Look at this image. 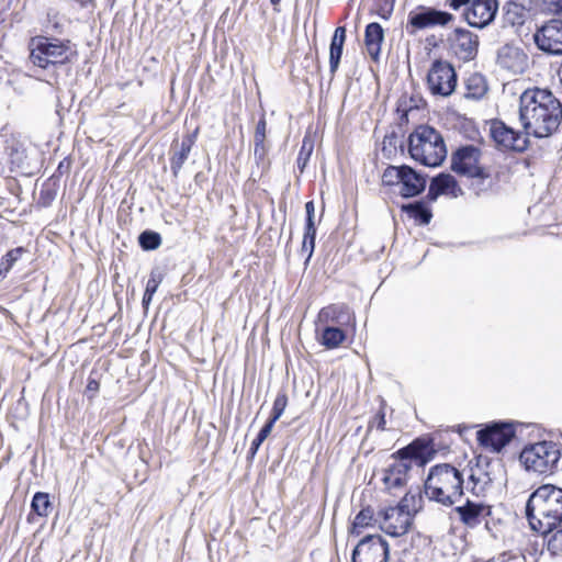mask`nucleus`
Masks as SVG:
<instances>
[{"instance_id": "10", "label": "nucleus", "mask_w": 562, "mask_h": 562, "mask_svg": "<svg viewBox=\"0 0 562 562\" xmlns=\"http://www.w3.org/2000/svg\"><path fill=\"white\" fill-rule=\"evenodd\" d=\"M457 81V72L450 63L442 59L432 61L427 74V85L434 95H451L456 90Z\"/></svg>"}, {"instance_id": "22", "label": "nucleus", "mask_w": 562, "mask_h": 562, "mask_svg": "<svg viewBox=\"0 0 562 562\" xmlns=\"http://www.w3.org/2000/svg\"><path fill=\"white\" fill-rule=\"evenodd\" d=\"M346 42V27L345 26H338L334 35L331 37L330 44H329V71L331 76L336 74L338 70L342 52H344V45Z\"/></svg>"}, {"instance_id": "50", "label": "nucleus", "mask_w": 562, "mask_h": 562, "mask_svg": "<svg viewBox=\"0 0 562 562\" xmlns=\"http://www.w3.org/2000/svg\"><path fill=\"white\" fill-rule=\"evenodd\" d=\"M385 414L380 411L375 417H374V420L372 422V424L370 425V427L372 426H375L379 430H384L385 429Z\"/></svg>"}, {"instance_id": "61", "label": "nucleus", "mask_w": 562, "mask_h": 562, "mask_svg": "<svg viewBox=\"0 0 562 562\" xmlns=\"http://www.w3.org/2000/svg\"><path fill=\"white\" fill-rule=\"evenodd\" d=\"M78 2L82 8H87L90 4H93V0H75Z\"/></svg>"}, {"instance_id": "53", "label": "nucleus", "mask_w": 562, "mask_h": 562, "mask_svg": "<svg viewBox=\"0 0 562 562\" xmlns=\"http://www.w3.org/2000/svg\"><path fill=\"white\" fill-rule=\"evenodd\" d=\"M439 195H441V192L436 190V187H434V184L430 183L426 195L427 201L435 202L439 198Z\"/></svg>"}, {"instance_id": "62", "label": "nucleus", "mask_w": 562, "mask_h": 562, "mask_svg": "<svg viewBox=\"0 0 562 562\" xmlns=\"http://www.w3.org/2000/svg\"><path fill=\"white\" fill-rule=\"evenodd\" d=\"M281 0H270V3L273 5L274 11L279 12L280 9L278 5L280 4Z\"/></svg>"}, {"instance_id": "25", "label": "nucleus", "mask_w": 562, "mask_h": 562, "mask_svg": "<svg viewBox=\"0 0 562 562\" xmlns=\"http://www.w3.org/2000/svg\"><path fill=\"white\" fill-rule=\"evenodd\" d=\"M465 89L467 99L480 100L487 92V83L482 75L473 74L467 79Z\"/></svg>"}, {"instance_id": "24", "label": "nucleus", "mask_w": 562, "mask_h": 562, "mask_svg": "<svg viewBox=\"0 0 562 562\" xmlns=\"http://www.w3.org/2000/svg\"><path fill=\"white\" fill-rule=\"evenodd\" d=\"M401 210L409 217L414 218L419 225H428L432 218L431 209L423 199L412 203L403 204Z\"/></svg>"}, {"instance_id": "58", "label": "nucleus", "mask_w": 562, "mask_h": 562, "mask_svg": "<svg viewBox=\"0 0 562 562\" xmlns=\"http://www.w3.org/2000/svg\"><path fill=\"white\" fill-rule=\"evenodd\" d=\"M153 296H154L153 294H149V296H148V293L144 292L142 304L145 308H147L149 306V304L151 303Z\"/></svg>"}, {"instance_id": "21", "label": "nucleus", "mask_w": 562, "mask_h": 562, "mask_svg": "<svg viewBox=\"0 0 562 562\" xmlns=\"http://www.w3.org/2000/svg\"><path fill=\"white\" fill-rule=\"evenodd\" d=\"M384 41V30L378 22H371L364 30V44L369 56L378 61L381 53V45Z\"/></svg>"}, {"instance_id": "49", "label": "nucleus", "mask_w": 562, "mask_h": 562, "mask_svg": "<svg viewBox=\"0 0 562 562\" xmlns=\"http://www.w3.org/2000/svg\"><path fill=\"white\" fill-rule=\"evenodd\" d=\"M55 199V193L49 190H42L40 193V204L43 206H48L50 202Z\"/></svg>"}, {"instance_id": "51", "label": "nucleus", "mask_w": 562, "mask_h": 562, "mask_svg": "<svg viewBox=\"0 0 562 562\" xmlns=\"http://www.w3.org/2000/svg\"><path fill=\"white\" fill-rule=\"evenodd\" d=\"M548 4V9L554 14L562 13V0H544Z\"/></svg>"}, {"instance_id": "5", "label": "nucleus", "mask_w": 562, "mask_h": 562, "mask_svg": "<svg viewBox=\"0 0 562 562\" xmlns=\"http://www.w3.org/2000/svg\"><path fill=\"white\" fill-rule=\"evenodd\" d=\"M412 159L426 167H439L447 157L442 135L432 126L418 125L407 139Z\"/></svg>"}, {"instance_id": "4", "label": "nucleus", "mask_w": 562, "mask_h": 562, "mask_svg": "<svg viewBox=\"0 0 562 562\" xmlns=\"http://www.w3.org/2000/svg\"><path fill=\"white\" fill-rule=\"evenodd\" d=\"M463 474L449 463L430 468L424 483V493L443 506H452L463 495Z\"/></svg>"}, {"instance_id": "14", "label": "nucleus", "mask_w": 562, "mask_h": 562, "mask_svg": "<svg viewBox=\"0 0 562 562\" xmlns=\"http://www.w3.org/2000/svg\"><path fill=\"white\" fill-rule=\"evenodd\" d=\"M537 47L549 55H562V20L551 19L533 34Z\"/></svg>"}, {"instance_id": "34", "label": "nucleus", "mask_w": 562, "mask_h": 562, "mask_svg": "<svg viewBox=\"0 0 562 562\" xmlns=\"http://www.w3.org/2000/svg\"><path fill=\"white\" fill-rule=\"evenodd\" d=\"M396 521L397 524H387L386 526L381 527V529L391 537H401L405 535L412 525L409 515H404L402 518L396 519Z\"/></svg>"}, {"instance_id": "48", "label": "nucleus", "mask_w": 562, "mask_h": 562, "mask_svg": "<svg viewBox=\"0 0 562 562\" xmlns=\"http://www.w3.org/2000/svg\"><path fill=\"white\" fill-rule=\"evenodd\" d=\"M414 108H417L416 104L407 105L406 101H400L397 105V112L401 113L400 120L401 122H408V112L412 111Z\"/></svg>"}, {"instance_id": "15", "label": "nucleus", "mask_w": 562, "mask_h": 562, "mask_svg": "<svg viewBox=\"0 0 562 562\" xmlns=\"http://www.w3.org/2000/svg\"><path fill=\"white\" fill-rule=\"evenodd\" d=\"M498 5V0H472L465 8L463 18L470 26L484 29L494 21Z\"/></svg>"}, {"instance_id": "46", "label": "nucleus", "mask_w": 562, "mask_h": 562, "mask_svg": "<svg viewBox=\"0 0 562 562\" xmlns=\"http://www.w3.org/2000/svg\"><path fill=\"white\" fill-rule=\"evenodd\" d=\"M267 134V122L265 115H262L257 122L254 142L265 143Z\"/></svg>"}, {"instance_id": "7", "label": "nucleus", "mask_w": 562, "mask_h": 562, "mask_svg": "<svg viewBox=\"0 0 562 562\" xmlns=\"http://www.w3.org/2000/svg\"><path fill=\"white\" fill-rule=\"evenodd\" d=\"M561 458V447L553 441H540L525 447L519 460L527 471L539 474L552 473Z\"/></svg>"}, {"instance_id": "41", "label": "nucleus", "mask_w": 562, "mask_h": 562, "mask_svg": "<svg viewBox=\"0 0 562 562\" xmlns=\"http://www.w3.org/2000/svg\"><path fill=\"white\" fill-rule=\"evenodd\" d=\"M164 276L158 269H154L150 272L149 279L147 281L145 292L149 294H155L159 284L162 282Z\"/></svg>"}, {"instance_id": "56", "label": "nucleus", "mask_w": 562, "mask_h": 562, "mask_svg": "<svg viewBox=\"0 0 562 562\" xmlns=\"http://www.w3.org/2000/svg\"><path fill=\"white\" fill-rule=\"evenodd\" d=\"M305 213L306 216H315V205L313 201H307L305 203Z\"/></svg>"}, {"instance_id": "30", "label": "nucleus", "mask_w": 562, "mask_h": 562, "mask_svg": "<svg viewBox=\"0 0 562 562\" xmlns=\"http://www.w3.org/2000/svg\"><path fill=\"white\" fill-rule=\"evenodd\" d=\"M346 339L345 331L339 327L327 326L323 329L321 344L327 349L340 346Z\"/></svg>"}, {"instance_id": "55", "label": "nucleus", "mask_w": 562, "mask_h": 562, "mask_svg": "<svg viewBox=\"0 0 562 562\" xmlns=\"http://www.w3.org/2000/svg\"><path fill=\"white\" fill-rule=\"evenodd\" d=\"M303 237L307 238L308 240L312 238L316 239V227H304Z\"/></svg>"}, {"instance_id": "18", "label": "nucleus", "mask_w": 562, "mask_h": 562, "mask_svg": "<svg viewBox=\"0 0 562 562\" xmlns=\"http://www.w3.org/2000/svg\"><path fill=\"white\" fill-rule=\"evenodd\" d=\"M198 133L199 130L196 128L192 133L183 135L181 142L175 139L171 143L170 169L175 178H178L182 169V166L187 161L191 153V149L196 140Z\"/></svg>"}, {"instance_id": "3", "label": "nucleus", "mask_w": 562, "mask_h": 562, "mask_svg": "<svg viewBox=\"0 0 562 562\" xmlns=\"http://www.w3.org/2000/svg\"><path fill=\"white\" fill-rule=\"evenodd\" d=\"M435 454L436 450L432 441L422 437L414 439L409 445L393 452L391 454L393 462L383 472L382 482L385 488L391 491L403 487L407 483L408 472L412 470L413 464L424 469L434 459Z\"/></svg>"}, {"instance_id": "36", "label": "nucleus", "mask_w": 562, "mask_h": 562, "mask_svg": "<svg viewBox=\"0 0 562 562\" xmlns=\"http://www.w3.org/2000/svg\"><path fill=\"white\" fill-rule=\"evenodd\" d=\"M272 428H273V426L271 425V423L266 422V424L262 426V428L258 432L257 437L251 442V446L248 450V457H247L249 460L255 458L260 446L267 439V437L270 435Z\"/></svg>"}, {"instance_id": "38", "label": "nucleus", "mask_w": 562, "mask_h": 562, "mask_svg": "<svg viewBox=\"0 0 562 562\" xmlns=\"http://www.w3.org/2000/svg\"><path fill=\"white\" fill-rule=\"evenodd\" d=\"M267 147L265 143L254 142V159L257 167L266 170L268 168V161L266 159L267 156Z\"/></svg>"}, {"instance_id": "9", "label": "nucleus", "mask_w": 562, "mask_h": 562, "mask_svg": "<svg viewBox=\"0 0 562 562\" xmlns=\"http://www.w3.org/2000/svg\"><path fill=\"white\" fill-rule=\"evenodd\" d=\"M514 422H492L476 432V440L480 446L490 449L492 452H501L515 437Z\"/></svg>"}, {"instance_id": "32", "label": "nucleus", "mask_w": 562, "mask_h": 562, "mask_svg": "<svg viewBox=\"0 0 562 562\" xmlns=\"http://www.w3.org/2000/svg\"><path fill=\"white\" fill-rule=\"evenodd\" d=\"M441 194L453 192L458 188V181L449 173L440 172L430 181Z\"/></svg>"}, {"instance_id": "57", "label": "nucleus", "mask_w": 562, "mask_h": 562, "mask_svg": "<svg viewBox=\"0 0 562 562\" xmlns=\"http://www.w3.org/2000/svg\"><path fill=\"white\" fill-rule=\"evenodd\" d=\"M469 481H471L473 483L471 492L474 495H480V493L482 492V488L480 491H476V484H477L479 480L473 474H471L470 477H469Z\"/></svg>"}, {"instance_id": "12", "label": "nucleus", "mask_w": 562, "mask_h": 562, "mask_svg": "<svg viewBox=\"0 0 562 562\" xmlns=\"http://www.w3.org/2000/svg\"><path fill=\"white\" fill-rule=\"evenodd\" d=\"M390 547L380 535H367L355 547L351 562H387Z\"/></svg>"}, {"instance_id": "23", "label": "nucleus", "mask_w": 562, "mask_h": 562, "mask_svg": "<svg viewBox=\"0 0 562 562\" xmlns=\"http://www.w3.org/2000/svg\"><path fill=\"white\" fill-rule=\"evenodd\" d=\"M4 155L10 164V171L23 169L26 160V149L24 145L16 139H7Z\"/></svg>"}, {"instance_id": "16", "label": "nucleus", "mask_w": 562, "mask_h": 562, "mask_svg": "<svg viewBox=\"0 0 562 562\" xmlns=\"http://www.w3.org/2000/svg\"><path fill=\"white\" fill-rule=\"evenodd\" d=\"M448 42L452 53L462 61L473 60L477 55L479 36L467 29H454Z\"/></svg>"}, {"instance_id": "17", "label": "nucleus", "mask_w": 562, "mask_h": 562, "mask_svg": "<svg viewBox=\"0 0 562 562\" xmlns=\"http://www.w3.org/2000/svg\"><path fill=\"white\" fill-rule=\"evenodd\" d=\"M497 65L513 75H521L528 68V56L522 48L506 44L497 52Z\"/></svg>"}, {"instance_id": "11", "label": "nucleus", "mask_w": 562, "mask_h": 562, "mask_svg": "<svg viewBox=\"0 0 562 562\" xmlns=\"http://www.w3.org/2000/svg\"><path fill=\"white\" fill-rule=\"evenodd\" d=\"M454 20L453 14L436 8L418 5L407 16L406 32L414 35L419 30L445 26Z\"/></svg>"}, {"instance_id": "1", "label": "nucleus", "mask_w": 562, "mask_h": 562, "mask_svg": "<svg viewBox=\"0 0 562 562\" xmlns=\"http://www.w3.org/2000/svg\"><path fill=\"white\" fill-rule=\"evenodd\" d=\"M562 120V104L549 89H527L519 99V121L526 135L544 138L555 133Z\"/></svg>"}, {"instance_id": "43", "label": "nucleus", "mask_w": 562, "mask_h": 562, "mask_svg": "<svg viewBox=\"0 0 562 562\" xmlns=\"http://www.w3.org/2000/svg\"><path fill=\"white\" fill-rule=\"evenodd\" d=\"M312 151H313V146L310 145L308 148H306V142L305 139L303 140V145L300 149V153H299V156H297V159H296V165H297V168L300 169L301 172L304 171L308 160H310V157L312 155Z\"/></svg>"}, {"instance_id": "27", "label": "nucleus", "mask_w": 562, "mask_h": 562, "mask_svg": "<svg viewBox=\"0 0 562 562\" xmlns=\"http://www.w3.org/2000/svg\"><path fill=\"white\" fill-rule=\"evenodd\" d=\"M27 252L25 247L19 246L7 251L0 259V277L4 279L14 265Z\"/></svg>"}, {"instance_id": "29", "label": "nucleus", "mask_w": 562, "mask_h": 562, "mask_svg": "<svg viewBox=\"0 0 562 562\" xmlns=\"http://www.w3.org/2000/svg\"><path fill=\"white\" fill-rule=\"evenodd\" d=\"M505 21L515 26L522 25L525 22V8L515 1H508L503 7Z\"/></svg>"}, {"instance_id": "37", "label": "nucleus", "mask_w": 562, "mask_h": 562, "mask_svg": "<svg viewBox=\"0 0 562 562\" xmlns=\"http://www.w3.org/2000/svg\"><path fill=\"white\" fill-rule=\"evenodd\" d=\"M288 404V396L284 392H280L277 397L274 398L272 412L267 420V423H271L272 426L277 423V420L282 416L284 413V409Z\"/></svg>"}, {"instance_id": "19", "label": "nucleus", "mask_w": 562, "mask_h": 562, "mask_svg": "<svg viewBox=\"0 0 562 562\" xmlns=\"http://www.w3.org/2000/svg\"><path fill=\"white\" fill-rule=\"evenodd\" d=\"M400 194L404 199H411L422 194L427 184V176L416 171L408 165H404L403 175L401 179Z\"/></svg>"}, {"instance_id": "52", "label": "nucleus", "mask_w": 562, "mask_h": 562, "mask_svg": "<svg viewBox=\"0 0 562 562\" xmlns=\"http://www.w3.org/2000/svg\"><path fill=\"white\" fill-rule=\"evenodd\" d=\"M472 0H447L446 3L452 9V10H459L463 5H469Z\"/></svg>"}, {"instance_id": "59", "label": "nucleus", "mask_w": 562, "mask_h": 562, "mask_svg": "<svg viewBox=\"0 0 562 562\" xmlns=\"http://www.w3.org/2000/svg\"><path fill=\"white\" fill-rule=\"evenodd\" d=\"M305 227H316L315 216H306L305 217Z\"/></svg>"}, {"instance_id": "8", "label": "nucleus", "mask_w": 562, "mask_h": 562, "mask_svg": "<svg viewBox=\"0 0 562 562\" xmlns=\"http://www.w3.org/2000/svg\"><path fill=\"white\" fill-rule=\"evenodd\" d=\"M481 154V149L475 145L459 146L451 155L450 169L459 176L488 179L491 173L480 165Z\"/></svg>"}, {"instance_id": "35", "label": "nucleus", "mask_w": 562, "mask_h": 562, "mask_svg": "<svg viewBox=\"0 0 562 562\" xmlns=\"http://www.w3.org/2000/svg\"><path fill=\"white\" fill-rule=\"evenodd\" d=\"M404 165L401 166H387L382 175L383 186L393 187L398 186L402 179Z\"/></svg>"}, {"instance_id": "6", "label": "nucleus", "mask_w": 562, "mask_h": 562, "mask_svg": "<svg viewBox=\"0 0 562 562\" xmlns=\"http://www.w3.org/2000/svg\"><path fill=\"white\" fill-rule=\"evenodd\" d=\"M75 56L77 50L69 40L40 35L30 42V59L43 69L70 63Z\"/></svg>"}, {"instance_id": "31", "label": "nucleus", "mask_w": 562, "mask_h": 562, "mask_svg": "<svg viewBox=\"0 0 562 562\" xmlns=\"http://www.w3.org/2000/svg\"><path fill=\"white\" fill-rule=\"evenodd\" d=\"M31 510L40 517H47L52 510L49 494L45 492H36L31 502Z\"/></svg>"}, {"instance_id": "33", "label": "nucleus", "mask_w": 562, "mask_h": 562, "mask_svg": "<svg viewBox=\"0 0 562 562\" xmlns=\"http://www.w3.org/2000/svg\"><path fill=\"white\" fill-rule=\"evenodd\" d=\"M138 244L143 250H156L161 245V236L155 231L146 229L139 234Z\"/></svg>"}, {"instance_id": "2", "label": "nucleus", "mask_w": 562, "mask_h": 562, "mask_svg": "<svg viewBox=\"0 0 562 562\" xmlns=\"http://www.w3.org/2000/svg\"><path fill=\"white\" fill-rule=\"evenodd\" d=\"M525 514L530 528L548 537L562 522V487L540 485L529 495Z\"/></svg>"}, {"instance_id": "26", "label": "nucleus", "mask_w": 562, "mask_h": 562, "mask_svg": "<svg viewBox=\"0 0 562 562\" xmlns=\"http://www.w3.org/2000/svg\"><path fill=\"white\" fill-rule=\"evenodd\" d=\"M374 519V510L371 506L363 507L355 517L350 533L353 536H359L361 530L368 527L373 526Z\"/></svg>"}, {"instance_id": "39", "label": "nucleus", "mask_w": 562, "mask_h": 562, "mask_svg": "<svg viewBox=\"0 0 562 562\" xmlns=\"http://www.w3.org/2000/svg\"><path fill=\"white\" fill-rule=\"evenodd\" d=\"M395 0H378L376 2V14L383 19L389 20L394 10Z\"/></svg>"}, {"instance_id": "60", "label": "nucleus", "mask_w": 562, "mask_h": 562, "mask_svg": "<svg viewBox=\"0 0 562 562\" xmlns=\"http://www.w3.org/2000/svg\"><path fill=\"white\" fill-rule=\"evenodd\" d=\"M69 167V162L66 161V159L61 160L57 167V171H59L60 173L63 172V169H65Z\"/></svg>"}, {"instance_id": "54", "label": "nucleus", "mask_w": 562, "mask_h": 562, "mask_svg": "<svg viewBox=\"0 0 562 562\" xmlns=\"http://www.w3.org/2000/svg\"><path fill=\"white\" fill-rule=\"evenodd\" d=\"M100 387V383L95 379H89L87 384L88 392H97Z\"/></svg>"}, {"instance_id": "42", "label": "nucleus", "mask_w": 562, "mask_h": 562, "mask_svg": "<svg viewBox=\"0 0 562 562\" xmlns=\"http://www.w3.org/2000/svg\"><path fill=\"white\" fill-rule=\"evenodd\" d=\"M398 145V135L392 132L384 136L382 150L386 156H391L396 151Z\"/></svg>"}, {"instance_id": "28", "label": "nucleus", "mask_w": 562, "mask_h": 562, "mask_svg": "<svg viewBox=\"0 0 562 562\" xmlns=\"http://www.w3.org/2000/svg\"><path fill=\"white\" fill-rule=\"evenodd\" d=\"M422 503L423 497L419 487H417L416 493L409 490L398 503L400 512L404 515H409L412 518V513H417L422 508Z\"/></svg>"}, {"instance_id": "47", "label": "nucleus", "mask_w": 562, "mask_h": 562, "mask_svg": "<svg viewBox=\"0 0 562 562\" xmlns=\"http://www.w3.org/2000/svg\"><path fill=\"white\" fill-rule=\"evenodd\" d=\"M315 240L314 238L312 239H307L305 237H303V240H302V247H301V251L303 254H306V259H305V262L304 265L307 266L313 254H314V250H315Z\"/></svg>"}, {"instance_id": "13", "label": "nucleus", "mask_w": 562, "mask_h": 562, "mask_svg": "<svg viewBox=\"0 0 562 562\" xmlns=\"http://www.w3.org/2000/svg\"><path fill=\"white\" fill-rule=\"evenodd\" d=\"M490 134L498 148L524 151L529 145V135L515 131L501 120L491 122Z\"/></svg>"}, {"instance_id": "40", "label": "nucleus", "mask_w": 562, "mask_h": 562, "mask_svg": "<svg viewBox=\"0 0 562 562\" xmlns=\"http://www.w3.org/2000/svg\"><path fill=\"white\" fill-rule=\"evenodd\" d=\"M547 547L552 555L562 554V528L548 539Z\"/></svg>"}, {"instance_id": "44", "label": "nucleus", "mask_w": 562, "mask_h": 562, "mask_svg": "<svg viewBox=\"0 0 562 562\" xmlns=\"http://www.w3.org/2000/svg\"><path fill=\"white\" fill-rule=\"evenodd\" d=\"M342 308H344V306H336V305H330V306L324 307L319 312V318L322 321H338V318H339L338 311H341Z\"/></svg>"}, {"instance_id": "20", "label": "nucleus", "mask_w": 562, "mask_h": 562, "mask_svg": "<svg viewBox=\"0 0 562 562\" xmlns=\"http://www.w3.org/2000/svg\"><path fill=\"white\" fill-rule=\"evenodd\" d=\"M454 512L459 515L460 521L468 528L477 527L484 517L492 514L490 506L470 499H467L463 505L454 507Z\"/></svg>"}, {"instance_id": "45", "label": "nucleus", "mask_w": 562, "mask_h": 562, "mask_svg": "<svg viewBox=\"0 0 562 562\" xmlns=\"http://www.w3.org/2000/svg\"><path fill=\"white\" fill-rule=\"evenodd\" d=\"M397 516V519L402 518L404 516L403 513L400 512V506H390L384 509H381L378 513V517L381 518L385 524L391 520L394 516Z\"/></svg>"}]
</instances>
